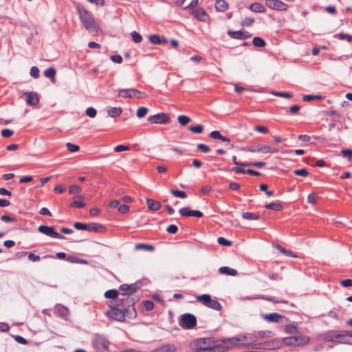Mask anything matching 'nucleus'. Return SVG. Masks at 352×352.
Wrapping results in <instances>:
<instances>
[{
  "mask_svg": "<svg viewBox=\"0 0 352 352\" xmlns=\"http://www.w3.org/2000/svg\"><path fill=\"white\" fill-rule=\"evenodd\" d=\"M76 10L85 28L91 33L98 34L100 31V28L92 14L81 5H78Z\"/></svg>",
  "mask_w": 352,
  "mask_h": 352,
  "instance_id": "1",
  "label": "nucleus"
},
{
  "mask_svg": "<svg viewBox=\"0 0 352 352\" xmlns=\"http://www.w3.org/2000/svg\"><path fill=\"white\" fill-rule=\"evenodd\" d=\"M107 315L111 319L123 321L126 316L131 318H135L136 311L133 305L126 303L124 305L118 306L116 300H115V306L111 307V309L107 312Z\"/></svg>",
  "mask_w": 352,
  "mask_h": 352,
  "instance_id": "2",
  "label": "nucleus"
},
{
  "mask_svg": "<svg viewBox=\"0 0 352 352\" xmlns=\"http://www.w3.org/2000/svg\"><path fill=\"white\" fill-rule=\"evenodd\" d=\"M192 349L197 351L217 352L221 346L211 338H204L195 340L192 344Z\"/></svg>",
  "mask_w": 352,
  "mask_h": 352,
  "instance_id": "3",
  "label": "nucleus"
},
{
  "mask_svg": "<svg viewBox=\"0 0 352 352\" xmlns=\"http://www.w3.org/2000/svg\"><path fill=\"white\" fill-rule=\"evenodd\" d=\"M138 289L135 284H123L120 286V290L122 292L119 298L116 300L118 306L124 305L126 303L134 305L135 299L130 297L129 295L135 293Z\"/></svg>",
  "mask_w": 352,
  "mask_h": 352,
  "instance_id": "4",
  "label": "nucleus"
},
{
  "mask_svg": "<svg viewBox=\"0 0 352 352\" xmlns=\"http://www.w3.org/2000/svg\"><path fill=\"white\" fill-rule=\"evenodd\" d=\"M283 342L287 346H299L307 344L309 342V337L302 335L290 336L284 338Z\"/></svg>",
  "mask_w": 352,
  "mask_h": 352,
  "instance_id": "5",
  "label": "nucleus"
},
{
  "mask_svg": "<svg viewBox=\"0 0 352 352\" xmlns=\"http://www.w3.org/2000/svg\"><path fill=\"white\" fill-rule=\"evenodd\" d=\"M93 345L98 352H109V342L103 336L96 335L93 340Z\"/></svg>",
  "mask_w": 352,
  "mask_h": 352,
  "instance_id": "6",
  "label": "nucleus"
},
{
  "mask_svg": "<svg viewBox=\"0 0 352 352\" xmlns=\"http://www.w3.org/2000/svg\"><path fill=\"white\" fill-rule=\"evenodd\" d=\"M223 342L224 344L223 347H225L227 350L241 346L245 347L247 345L246 342H243L241 340L240 334L236 337L225 339Z\"/></svg>",
  "mask_w": 352,
  "mask_h": 352,
  "instance_id": "7",
  "label": "nucleus"
},
{
  "mask_svg": "<svg viewBox=\"0 0 352 352\" xmlns=\"http://www.w3.org/2000/svg\"><path fill=\"white\" fill-rule=\"evenodd\" d=\"M118 96L122 98H143L146 96L145 93H143L135 89H120L118 91Z\"/></svg>",
  "mask_w": 352,
  "mask_h": 352,
  "instance_id": "8",
  "label": "nucleus"
},
{
  "mask_svg": "<svg viewBox=\"0 0 352 352\" xmlns=\"http://www.w3.org/2000/svg\"><path fill=\"white\" fill-rule=\"evenodd\" d=\"M197 324L196 317L190 314L182 315L181 318V326L186 329H192Z\"/></svg>",
  "mask_w": 352,
  "mask_h": 352,
  "instance_id": "9",
  "label": "nucleus"
},
{
  "mask_svg": "<svg viewBox=\"0 0 352 352\" xmlns=\"http://www.w3.org/2000/svg\"><path fill=\"white\" fill-rule=\"evenodd\" d=\"M38 230L47 236H51L55 239H64L65 237L63 235L60 233L56 232L53 227L41 225L38 228Z\"/></svg>",
  "mask_w": 352,
  "mask_h": 352,
  "instance_id": "10",
  "label": "nucleus"
},
{
  "mask_svg": "<svg viewBox=\"0 0 352 352\" xmlns=\"http://www.w3.org/2000/svg\"><path fill=\"white\" fill-rule=\"evenodd\" d=\"M148 121L153 124H166L168 122L169 118L166 113H161L149 116Z\"/></svg>",
  "mask_w": 352,
  "mask_h": 352,
  "instance_id": "11",
  "label": "nucleus"
},
{
  "mask_svg": "<svg viewBox=\"0 0 352 352\" xmlns=\"http://www.w3.org/2000/svg\"><path fill=\"white\" fill-rule=\"evenodd\" d=\"M342 331H331L324 335V339L328 342H340Z\"/></svg>",
  "mask_w": 352,
  "mask_h": 352,
  "instance_id": "12",
  "label": "nucleus"
},
{
  "mask_svg": "<svg viewBox=\"0 0 352 352\" xmlns=\"http://www.w3.org/2000/svg\"><path fill=\"white\" fill-rule=\"evenodd\" d=\"M265 5L273 10H286L287 6L280 0H266Z\"/></svg>",
  "mask_w": 352,
  "mask_h": 352,
  "instance_id": "13",
  "label": "nucleus"
},
{
  "mask_svg": "<svg viewBox=\"0 0 352 352\" xmlns=\"http://www.w3.org/2000/svg\"><path fill=\"white\" fill-rule=\"evenodd\" d=\"M24 96H26V102L28 105L35 106L39 102L38 95L35 92H32V91L25 92L22 94V96L21 97L23 98Z\"/></svg>",
  "mask_w": 352,
  "mask_h": 352,
  "instance_id": "14",
  "label": "nucleus"
},
{
  "mask_svg": "<svg viewBox=\"0 0 352 352\" xmlns=\"http://www.w3.org/2000/svg\"><path fill=\"white\" fill-rule=\"evenodd\" d=\"M228 34L234 39H245L251 37L252 34L245 30L232 31L229 30Z\"/></svg>",
  "mask_w": 352,
  "mask_h": 352,
  "instance_id": "15",
  "label": "nucleus"
},
{
  "mask_svg": "<svg viewBox=\"0 0 352 352\" xmlns=\"http://www.w3.org/2000/svg\"><path fill=\"white\" fill-rule=\"evenodd\" d=\"M179 212L182 217H195L197 218H200V217H203V213L201 211L190 210L188 208H186V207L181 208L179 210Z\"/></svg>",
  "mask_w": 352,
  "mask_h": 352,
  "instance_id": "16",
  "label": "nucleus"
},
{
  "mask_svg": "<svg viewBox=\"0 0 352 352\" xmlns=\"http://www.w3.org/2000/svg\"><path fill=\"white\" fill-rule=\"evenodd\" d=\"M106 230L105 227L99 223H87V231L96 233H102Z\"/></svg>",
  "mask_w": 352,
  "mask_h": 352,
  "instance_id": "17",
  "label": "nucleus"
},
{
  "mask_svg": "<svg viewBox=\"0 0 352 352\" xmlns=\"http://www.w3.org/2000/svg\"><path fill=\"white\" fill-rule=\"evenodd\" d=\"M240 337L243 342H246L247 345L245 347H250L251 344L257 341V336L254 334L244 333L240 334Z\"/></svg>",
  "mask_w": 352,
  "mask_h": 352,
  "instance_id": "18",
  "label": "nucleus"
},
{
  "mask_svg": "<svg viewBox=\"0 0 352 352\" xmlns=\"http://www.w3.org/2000/svg\"><path fill=\"white\" fill-rule=\"evenodd\" d=\"M340 343L352 345V331L342 330Z\"/></svg>",
  "mask_w": 352,
  "mask_h": 352,
  "instance_id": "19",
  "label": "nucleus"
},
{
  "mask_svg": "<svg viewBox=\"0 0 352 352\" xmlns=\"http://www.w3.org/2000/svg\"><path fill=\"white\" fill-rule=\"evenodd\" d=\"M85 206L84 198L81 195L74 196L73 201L70 204L72 207L83 208Z\"/></svg>",
  "mask_w": 352,
  "mask_h": 352,
  "instance_id": "20",
  "label": "nucleus"
},
{
  "mask_svg": "<svg viewBox=\"0 0 352 352\" xmlns=\"http://www.w3.org/2000/svg\"><path fill=\"white\" fill-rule=\"evenodd\" d=\"M193 15L195 18L201 21H206L208 18V15L206 12L201 8L195 10L193 11Z\"/></svg>",
  "mask_w": 352,
  "mask_h": 352,
  "instance_id": "21",
  "label": "nucleus"
},
{
  "mask_svg": "<svg viewBox=\"0 0 352 352\" xmlns=\"http://www.w3.org/2000/svg\"><path fill=\"white\" fill-rule=\"evenodd\" d=\"M146 204L148 208L153 211H156L161 208V204L159 201H154L150 198L146 199Z\"/></svg>",
  "mask_w": 352,
  "mask_h": 352,
  "instance_id": "22",
  "label": "nucleus"
},
{
  "mask_svg": "<svg viewBox=\"0 0 352 352\" xmlns=\"http://www.w3.org/2000/svg\"><path fill=\"white\" fill-rule=\"evenodd\" d=\"M263 318L268 322H278L279 320L283 318V316L277 313H272L270 314H265Z\"/></svg>",
  "mask_w": 352,
  "mask_h": 352,
  "instance_id": "23",
  "label": "nucleus"
},
{
  "mask_svg": "<svg viewBox=\"0 0 352 352\" xmlns=\"http://www.w3.org/2000/svg\"><path fill=\"white\" fill-rule=\"evenodd\" d=\"M122 113V109L120 107H110L107 109V113L110 117L115 118L120 116Z\"/></svg>",
  "mask_w": 352,
  "mask_h": 352,
  "instance_id": "24",
  "label": "nucleus"
},
{
  "mask_svg": "<svg viewBox=\"0 0 352 352\" xmlns=\"http://www.w3.org/2000/svg\"><path fill=\"white\" fill-rule=\"evenodd\" d=\"M219 272L221 274H226L233 276L237 275V271L236 270L230 268L228 267H221L219 269Z\"/></svg>",
  "mask_w": 352,
  "mask_h": 352,
  "instance_id": "25",
  "label": "nucleus"
},
{
  "mask_svg": "<svg viewBox=\"0 0 352 352\" xmlns=\"http://www.w3.org/2000/svg\"><path fill=\"white\" fill-rule=\"evenodd\" d=\"M249 9L251 11L254 12H257V13H262V12H264L265 10L264 6L263 5H261V3H252L249 6Z\"/></svg>",
  "mask_w": 352,
  "mask_h": 352,
  "instance_id": "26",
  "label": "nucleus"
},
{
  "mask_svg": "<svg viewBox=\"0 0 352 352\" xmlns=\"http://www.w3.org/2000/svg\"><path fill=\"white\" fill-rule=\"evenodd\" d=\"M228 8V3L225 0H217L215 3V8L219 12H224Z\"/></svg>",
  "mask_w": 352,
  "mask_h": 352,
  "instance_id": "27",
  "label": "nucleus"
},
{
  "mask_svg": "<svg viewBox=\"0 0 352 352\" xmlns=\"http://www.w3.org/2000/svg\"><path fill=\"white\" fill-rule=\"evenodd\" d=\"M211 296L209 294H202L196 296V299L198 302H201L205 306H208V303L211 300Z\"/></svg>",
  "mask_w": 352,
  "mask_h": 352,
  "instance_id": "28",
  "label": "nucleus"
},
{
  "mask_svg": "<svg viewBox=\"0 0 352 352\" xmlns=\"http://www.w3.org/2000/svg\"><path fill=\"white\" fill-rule=\"evenodd\" d=\"M56 311L61 317H67L69 314V309L62 305H57Z\"/></svg>",
  "mask_w": 352,
  "mask_h": 352,
  "instance_id": "29",
  "label": "nucleus"
},
{
  "mask_svg": "<svg viewBox=\"0 0 352 352\" xmlns=\"http://www.w3.org/2000/svg\"><path fill=\"white\" fill-rule=\"evenodd\" d=\"M56 73V72L54 67H50L45 71L44 74L47 78H50L51 81L53 83H54L56 81V79H55Z\"/></svg>",
  "mask_w": 352,
  "mask_h": 352,
  "instance_id": "30",
  "label": "nucleus"
},
{
  "mask_svg": "<svg viewBox=\"0 0 352 352\" xmlns=\"http://www.w3.org/2000/svg\"><path fill=\"white\" fill-rule=\"evenodd\" d=\"M118 295H119V292L118 291L116 290V289H110V290H108L105 293H104V296L107 298H109V299H116V300L119 298L120 297H118Z\"/></svg>",
  "mask_w": 352,
  "mask_h": 352,
  "instance_id": "31",
  "label": "nucleus"
},
{
  "mask_svg": "<svg viewBox=\"0 0 352 352\" xmlns=\"http://www.w3.org/2000/svg\"><path fill=\"white\" fill-rule=\"evenodd\" d=\"M135 249L136 250H144L146 251H153L154 247L152 245L145 244V243H138L135 246Z\"/></svg>",
  "mask_w": 352,
  "mask_h": 352,
  "instance_id": "32",
  "label": "nucleus"
},
{
  "mask_svg": "<svg viewBox=\"0 0 352 352\" xmlns=\"http://www.w3.org/2000/svg\"><path fill=\"white\" fill-rule=\"evenodd\" d=\"M207 307L216 311H220L222 308L221 304L217 300L212 298H211Z\"/></svg>",
  "mask_w": 352,
  "mask_h": 352,
  "instance_id": "33",
  "label": "nucleus"
},
{
  "mask_svg": "<svg viewBox=\"0 0 352 352\" xmlns=\"http://www.w3.org/2000/svg\"><path fill=\"white\" fill-rule=\"evenodd\" d=\"M262 144H252L250 146H248L246 148H244L245 151H247L250 153H261V148Z\"/></svg>",
  "mask_w": 352,
  "mask_h": 352,
  "instance_id": "34",
  "label": "nucleus"
},
{
  "mask_svg": "<svg viewBox=\"0 0 352 352\" xmlns=\"http://www.w3.org/2000/svg\"><path fill=\"white\" fill-rule=\"evenodd\" d=\"M242 217L243 219L248 220H257L260 218L258 214L253 212H243Z\"/></svg>",
  "mask_w": 352,
  "mask_h": 352,
  "instance_id": "35",
  "label": "nucleus"
},
{
  "mask_svg": "<svg viewBox=\"0 0 352 352\" xmlns=\"http://www.w3.org/2000/svg\"><path fill=\"white\" fill-rule=\"evenodd\" d=\"M267 209L272 210L275 211H279L282 210L283 206L279 203H270L265 206Z\"/></svg>",
  "mask_w": 352,
  "mask_h": 352,
  "instance_id": "36",
  "label": "nucleus"
},
{
  "mask_svg": "<svg viewBox=\"0 0 352 352\" xmlns=\"http://www.w3.org/2000/svg\"><path fill=\"white\" fill-rule=\"evenodd\" d=\"M252 43L256 47H262L265 45V41L260 37H254L252 40Z\"/></svg>",
  "mask_w": 352,
  "mask_h": 352,
  "instance_id": "37",
  "label": "nucleus"
},
{
  "mask_svg": "<svg viewBox=\"0 0 352 352\" xmlns=\"http://www.w3.org/2000/svg\"><path fill=\"white\" fill-rule=\"evenodd\" d=\"M177 120L182 126H185L190 122V118L186 116L181 115L178 116Z\"/></svg>",
  "mask_w": 352,
  "mask_h": 352,
  "instance_id": "38",
  "label": "nucleus"
},
{
  "mask_svg": "<svg viewBox=\"0 0 352 352\" xmlns=\"http://www.w3.org/2000/svg\"><path fill=\"white\" fill-rule=\"evenodd\" d=\"M148 38L150 42L155 45L160 44L162 42L161 38L157 34L151 35Z\"/></svg>",
  "mask_w": 352,
  "mask_h": 352,
  "instance_id": "39",
  "label": "nucleus"
},
{
  "mask_svg": "<svg viewBox=\"0 0 352 352\" xmlns=\"http://www.w3.org/2000/svg\"><path fill=\"white\" fill-rule=\"evenodd\" d=\"M188 130L195 133H201L203 132L204 128L201 125L197 124L196 126H190Z\"/></svg>",
  "mask_w": 352,
  "mask_h": 352,
  "instance_id": "40",
  "label": "nucleus"
},
{
  "mask_svg": "<svg viewBox=\"0 0 352 352\" xmlns=\"http://www.w3.org/2000/svg\"><path fill=\"white\" fill-rule=\"evenodd\" d=\"M254 23V19L251 17H245L241 22L243 27H250Z\"/></svg>",
  "mask_w": 352,
  "mask_h": 352,
  "instance_id": "41",
  "label": "nucleus"
},
{
  "mask_svg": "<svg viewBox=\"0 0 352 352\" xmlns=\"http://www.w3.org/2000/svg\"><path fill=\"white\" fill-rule=\"evenodd\" d=\"M148 112V109L146 107H140L137 110L136 115L139 118H142L144 117Z\"/></svg>",
  "mask_w": 352,
  "mask_h": 352,
  "instance_id": "42",
  "label": "nucleus"
},
{
  "mask_svg": "<svg viewBox=\"0 0 352 352\" xmlns=\"http://www.w3.org/2000/svg\"><path fill=\"white\" fill-rule=\"evenodd\" d=\"M267 343H256V342H253L252 344H251L250 346L251 348L252 349H267Z\"/></svg>",
  "mask_w": 352,
  "mask_h": 352,
  "instance_id": "43",
  "label": "nucleus"
},
{
  "mask_svg": "<svg viewBox=\"0 0 352 352\" xmlns=\"http://www.w3.org/2000/svg\"><path fill=\"white\" fill-rule=\"evenodd\" d=\"M131 35L133 41L136 43H140L142 40V36L139 33H138L136 31H133L131 33Z\"/></svg>",
  "mask_w": 352,
  "mask_h": 352,
  "instance_id": "44",
  "label": "nucleus"
},
{
  "mask_svg": "<svg viewBox=\"0 0 352 352\" xmlns=\"http://www.w3.org/2000/svg\"><path fill=\"white\" fill-rule=\"evenodd\" d=\"M66 147L69 152L75 153L80 150V147L78 145L73 144L70 142L66 144Z\"/></svg>",
  "mask_w": 352,
  "mask_h": 352,
  "instance_id": "45",
  "label": "nucleus"
},
{
  "mask_svg": "<svg viewBox=\"0 0 352 352\" xmlns=\"http://www.w3.org/2000/svg\"><path fill=\"white\" fill-rule=\"evenodd\" d=\"M335 36L338 37L340 40L346 39L349 43L352 42V36L347 34L340 33L336 35Z\"/></svg>",
  "mask_w": 352,
  "mask_h": 352,
  "instance_id": "46",
  "label": "nucleus"
},
{
  "mask_svg": "<svg viewBox=\"0 0 352 352\" xmlns=\"http://www.w3.org/2000/svg\"><path fill=\"white\" fill-rule=\"evenodd\" d=\"M171 194L177 197H179L181 199H184L186 197V194L184 191H181L178 190H172L170 191Z\"/></svg>",
  "mask_w": 352,
  "mask_h": 352,
  "instance_id": "47",
  "label": "nucleus"
},
{
  "mask_svg": "<svg viewBox=\"0 0 352 352\" xmlns=\"http://www.w3.org/2000/svg\"><path fill=\"white\" fill-rule=\"evenodd\" d=\"M245 166H254V167H263L265 166V163L263 162H246L244 164Z\"/></svg>",
  "mask_w": 352,
  "mask_h": 352,
  "instance_id": "48",
  "label": "nucleus"
},
{
  "mask_svg": "<svg viewBox=\"0 0 352 352\" xmlns=\"http://www.w3.org/2000/svg\"><path fill=\"white\" fill-rule=\"evenodd\" d=\"M272 94L274 96H276L283 97V98H290L292 96V95L291 94H289L288 92H283V91H280V92L272 91Z\"/></svg>",
  "mask_w": 352,
  "mask_h": 352,
  "instance_id": "49",
  "label": "nucleus"
},
{
  "mask_svg": "<svg viewBox=\"0 0 352 352\" xmlns=\"http://www.w3.org/2000/svg\"><path fill=\"white\" fill-rule=\"evenodd\" d=\"M74 227L78 230H87V223L76 222L74 224Z\"/></svg>",
  "mask_w": 352,
  "mask_h": 352,
  "instance_id": "50",
  "label": "nucleus"
},
{
  "mask_svg": "<svg viewBox=\"0 0 352 352\" xmlns=\"http://www.w3.org/2000/svg\"><path fill=\"white\" fill-rule=\"evenodd\" d=\"M343 157H348L349 161L352 160V151L350 149H343L341 151Z\"/></svg>",
  "mask_w": 352,
  "mask_h": 352,
  "instance_id": "51",
  "label": "nucleus"
},
{
  "mask_svg": "<svg viewBox=\"0 0 352 352\" xmlns=\"http://www.w3.org/2000/svg\"><path fill=\"white\" fill-rule=\"evenodd\" d=\"M217 242L219 244L225 246H230L232 245V242L230 241H228L223 237H219L217 239Z\"/></svg>",
  "mask_w": 352,
  "mask_h": 352,
  "instance_id": "52",
  "label": "nucleus"
},
{
  "mask_svg": "<svg viewBox=\"0 0 352 352\" xmlns=\"http://www.w3.org/2000/svg\"><path fill=\"white\" fill-rule=\"evenodd\" d=\"M254 130L264 134H266L269 132V129L267 127L261 125L255 126Z\"/></svg>",
  "mask_w": 352,
  "mask_h": 352,
  "instance_id": "53",
  "label": "nucleus"
},
{
  "mask_svg": "<svg viewBox=\"0 0 352 352\" xmlns=\"http://www.w3.org/2000/svg\"><path fill=\"white\" fill-rule=\"evenodd\" d=\"M294 173L296 175L302 176V177H307L309 175L308 171L305 168L295 170L294 171Z\"/></svg>",
  "mask_w": 352,
  "mask_h": 352,
  "instance_id": "54",
  "label": "nucleus"
},
{
  "mask_svg": "<svg viewBox=\"0 0 352 352\" xmlns=\"http://www.w3.org/2000/svg\"><path fill=\"white\" fill-rule=\"evenodd\" d=\"M1 133L3 138H8L13 135L14 131L9 129H5L1 131Z\"/></svg>",
  "mask_w": 352,
  "mask_h": 352,
  "instance_id": "55",
  "label": "nucleus"
},
{
  "mask_svg": "<svg viewBox=\"0 0 352 352\" xmlns=\"http://www.w3.org/2000/svg\"><path fill=\"white\" fill-rule=\"evenodd\" d=\"M30 75L34 78H38L39 77V69L37 67L34 66L30 69Z\"/></svg>",
  "mask_w": 352,
  "mask_h": 352,
  "instance_id": "56",
  "label": "nucleus"
},
{
  "mask_svg": "<svg viewBox=\"0 0 352 352\" xmlns=\"http://www.w3.org/2000/svg\"><path fill=\"white\" fill-rule=\"evenodd\" d=\"M259 188L261 191L265 192L267 196H272L273 195V192L271 190H268V187L267 184H262L259 186Z\"/></svg>",
  "mask_w": 352,
  "mask_h": 352,
  "instance_id": "57",
  "label": "nucleus"
},
{
  "mask_svg": "<svg viewBox=\"0 0 352 352\" xmlns=\"http://www.w3.org/2000/svg\"><path fill=\"white\" fill-rule=\"evenodd\" d=\"M86 115L89 118H94L96 116V110L93 107H88L86 109Z\"/></svg>",
  "mask_w": 352,
  "mask_h": 352,
  "instance_id": "58",
  "label": "nucleus"
},
{
  "mask_svg": "<svg viewBox=\"0 0 352 352\" xmlns=\"http://www.w3.org/2000/svg\"><path fill=\"white\" fill-rule=\"evenodd\" d=\"M81 191V188L78 185H72L69 187V193L70 194H77Z\"/></svg>",
  "mask_w": 352,
  "mask_h": 352,
  "instance_id": "59",
  "label": "nucleus"
},
{
  "mask_svg": "<svg viewBox=\"0 0 352 352\" xmlns=\"http://www.w3.org/2000/svg\"><path fill=\"white\" fill-rule=\"evenodd\" d=\"M197 149L203 153H208L210 151V148L204 144H199Z\"/></svg>",
  "mask_w": 352,
  "mask_h": 352,
  "instance_id": "60",
  "label": "nucleus"
},
{
  "mask_svg": "<svg viewBox=\"0 0 352 352\" xmlns=\"http://www.w3.org/2000/svg\"><path fill=\"white\" fill-rule=\"evenodd\" d=\"M144 307L146 310L151 311V310H152L153 309L154 304H153V302L152 301L145 300L144 302Z\"/></svg>",
  "mask_w": 352,
  "mask_h": 352,
  "instance_id": "61",
  "label": "nucleus"
},
{
  "mask_svg": "<svg viewBox=\"0 0 352 352\" xmlns=\"http://www.w3.org/2000/svg\"><path fill=\"white\" fill-rule=\"evenodd\" d=\"M28 258L30 261L33 262H37L39 261L41 258L38 255H36L34 253H29Z\"/></svg>",
  "mask_w": 352,
  "mask_h": 352,
  "instance_id": "62",
  "label": "nucleus"
},
{
  "mask_svg": "<svg viewBox=\"0 0 352 352\" xmlns=\"http://www.w3.org/2000/svg\"><path fill=\"white\" fill-rule=\"evenodd\" d=\"M261 148V153L262 154H267L270 152V146L267 144H262Z\"/></svg>",
  "mask_w": 352,
  "mask_h": 352,
  "instance_id": "63",
  "label": "nucleus"
},
{
  "mask_svg": "<svg viewBox=\"0 0 352 352\" xmlns=\"http://www.w3.org/2000/svg\"><path fill=\"white\" fill-rule=\"evenodd\" d=\"M118 210L122 214H126L129 211V206L125 204L120 205L118 208Z\"/></svg>",
  "mask_w": 352,
  "mask_h": 352,
  "instance_id": "64",
  "label": "nucleus"
}]
</instances>
